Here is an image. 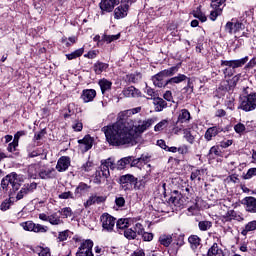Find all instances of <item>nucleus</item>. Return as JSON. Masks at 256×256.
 Returning <instances> with one entry per match:
<instances>
[{"label": "nucleus", "instance_id": "obj_56", "mask_svg": "<svg viewBox=\"0 0 256 256\" xmlns=\"http://www.w3.org/2000/svg\"><path fill=\"white\" fill-rule=\"evenodd\" d=\"M256 175V168H250L246 175L244 176V179H251V177H255Z\"/></svg>", "mask_w": 256, "mask_h": 256}, {"label": "nucleus", "instance_id": "obj_25", "mask_svg": "<svg viewBox=\"0 0 256 256\" xmlns=\"http://www.w3.org/2000/svg\"><path fill=\"white\" fill-rule=\"evenodd\" d=\"M93 69H94V73H96V75H101V73H103V71H107V69H109V64L98 61L94 64Z\"/></svg>", "mask_w": 256, "mask_h": 256}, {"label": "nucleus", "instance_id": "obj_21", "mask_svg": "<svg viewBox=\"0 0 256 256\" xmlns=\"http://www.w3.org/2000/svg\"><path fill=\"white\" fill-rule=\"evenodd\" d=\"M105 197L104 196H97L92 195L88 198V200L84 203V207L87 209V207H91V205H95V203H105Z\"/></svg>", "mask_w": 256, "mask_h": 256}, {"label": "nucleus", "instance_id": "obj_29", "mask_svg": "<svg viewBox=\"0 0 256 256\" xmlns=\"http://www.w3.org/2000/svg\"><path fill=\"white\" fill-rule=\"evenodd\" d=\"M183 135L187 143H190V145H193V143H195V135H193V132H191V128L183 129Z\"/></svg>", "mask_w": 256, "mask_h": 256}, {"label": "nucleus", "instance_id": "obj_57", "mask_svg": "<svg viewBox=\"0 0 256 256\" xmlns=\"http://www.w3.org/2000/svg\"><path fill=\"white\" fill-rule=\"evenodd\" d=\"M11 207V200H5L4 202H2L0 209L1 211H7V209H9Z\"/></svg>", "mask_w": 256, "mask_h": 256}, {"label": "nucleus", "instance_id": "obj_50", "mask_svg": "<svg viewBox=\"0 0 256 256\" xmlns=\"http://www.w3.org/2000/svg\"><path fill=\"white\" fill-rule=\"evenodd\" d=\"M245 126L243 123H238L234 126V131L238 134L245 133Z\"/></svg>", "mask_w": 256, "mask_h": 256}, {"label": "nucleus", "instance_id": "obj_1", "mask_svg": "<svg viewBox=\"0 0 256 256\" xmlns=\"http://www.w3.org/2000/svg\"><path fill=\"white\" fill-rule=\"evenodd\" d=\"M156 121L155 118L137 120L125 117V113L122 112L116 123L103 127L102 131L110 145H137L139 137Z\"/></svg>", "mask_w": 256, "mask_h": 256}, {"label": "nucleus", "instance_id": "obj_60", "mask_svg": "<svg viewBox=\"0 0 256 256\" xmlns=\"http://www.w3.org/2000/svg\"><path fill=\"white\" fill-rule=\"evenodd\" d=\"M72 129H74V131H83V123H81L80 121H76L72 125Z\"/></svg>", "mask_w": 256, "mask_h": 256}, {"label": "nucleus", "instance_id": "obj_19", "mask_svg": "<svg viewBox=\"0 0 256 256\" xmlns=\"http://www.w3.org/2000/svg\"><path fill=\"white\" fill-rule=\"evenodd\" d=\"M97 97V92L94 89L83 90L81 99L84 103H91Z\"/></svg>", "mask_w": 256, "mask_h": 256}, {"label": "nucleus", "instance_id": "obj_3", "mask_svg": "<svg viewBox=\"0 0 256 256\" xmlns=\"http://www.w3.org/2000/svg\"><path fill=\"white\" fill-rule=\"evenodd\" d=\"M1 187L3 191H9L10 187H12V191L15 193L21 187V177L17 173L12 172L2 179Z\"/></svg>", "mask_w": 256, "mask_h": 256}, {"label": "nucleus", "instance_id": "obj_10", "mask_svg": "<svg viewBox=\"0 0 256 256\" xmlns=\"http://www.w3.org/2000/svg\"><path fill=\"white\" fill-rule=\"evenodd\" d=\"M242 205H244L245 211L247 213H256V198L253 196L245 197L242 200Z\"/></svg>", "mask_w": 256, "mask_h": 256}, {"label": "nucleus", "instance_id": "obj_12", "mask_svg": "<svg viewBox=\"0 0 256 256\" xmlns=\"http://www.w3.org/2000/svg\"><path fill=\"white\" fill-rule=\"evenodd\" d=\"M78 143L80 151L87 153L93 147V138L90 135H86L83 139L78 140Z\"/></svg>", "mask_w": 256, "mask_h": 256}, {"label": "nucleus", "instance_id": "obj_2", "mask_svg": "<svg viewBox=\"0 0 256 256\" xmlns=\"http://www.w3.org/2000/svg\"><path fill=\"white\" fill-rule=\"evenodd\" d=\"M109 169L112 171L115 169V160L112 158L101 161V165L95 173L94 183L101 185L102 179H109V177H111V172Z\"/></svg>", "mask_w": 256, "mask_h": 256}, {"label": "nucleus", "instance_id": "obj_49", "mask_svg": "<svg viewBox=\"0 0 256 256\" xmlns=\"http://www.w3.org/2000/svg\"><path fill=\"white\" fill-rule=\"evenodd\" d=\"M134 231L136 232V235H143L145 233V229L141 223L135 224Z\"/></svg>", "mask_w": 256, "mask_h": 256}, {"label": "nucleus", "instance_id": "obj_9", "mask_svg": "<svg viewBox=\"0 0 256 256\" xmlns=\"http://www.w3.org/2000/svg\"><path fill=\"white\" fill-rule=\"evenodd\" d=\"M249 61V56H245L244 58L237 60H222L221 67H231L234 71L235 69H239V67H243Z\"/></svg>", "mask_w": 256, "mask_h": 256}, {"label": "nucleus", "instance_id": "obj_20", "mask_svg": "<svg viewBox=\"0 0 256 256\" xmlns=\"http://www.w3.org/2000/svg\"><path fill=\"white\" fill-rule=\"evenodd\" d=\"M219 133H221V129L219 127L217 126L210 127L206 130L204 134V139H206V141H212L213 137H217Z\"/></svg>", "mask_w": 256, "mask_h": 256}, {"label": "nucleus", "instance_id": "obj_4", "mask_svg": "<svg viewBox=\"0 0 256 256\" xmlns=\"http://www.w3.org/2000/svg\"><path fill=\"white\" fill-rule=\"evenodd\" d=\"M239 109H242V111H255L256 109V92H252L248 94L247 96L242 97L241 104L239 106Z\"/></svg>", "mask_w": 256, "mask_h": 256}, {"label": "nucleus", "instance_id": "obj_24", "mask_svg": "<svg viewBox=\"0 0 256 256\" xmlns=\"http://www.w3.org/2000/svg\"><path fill=\"white\" fill-rule=\"evenodd\" d=\"M40 179L55 178V168L41 169L39 172Z\"/></svg>", "mask_w": 256, "mask_h": 256}, {"label": "nucleus", "instance_id": "obj_17", "mask_svg": "<svg viewBox=\"0 0 256 256\" xmlns=\"http://www.w3.org/2000/svg\"><path fill=\"white\" fill-rule=\"evenodd\" d=\"M122 93H123L124 97H129V98L141 97V91H139V89L135 88V86H129L127 88H124Z\"/></svg>", "mask_w": 256, "mask_h": 256}, {"label": "nucleus", "instance_id": "obj_41", "mask_svg": "<svg viewBox=\"0 0 256 256\" xmlns=\"http://www.w3.org/2000/svg\"><path fill=\"white\" fill-rule=\"evenodd\" d=\"M89 190V186L85 183H80L76 190H75V195H83V193H85V191Z\"/></svg>", "mask_w": 256, "mask_h": 256}, {"label": "nucleus", "instance_id": "obj_44", "mask_svg": "<svg viewBox=\"0 0 256 256\" xmlns=\"http://www.w3.org/2000/svg\"><path fill=\"white\" fill-rule=\"evenodd\" d=\"M195 19H199V21H201V23H205V21H207V16H205V14H203V12L197 10L193 13Z\"/></svg>", "mask_w": 256, "mask_h": 256}, {"label": "nucleus", "instance_id": "obj_52", "mask_svg": "<svg viewBox=\"0 0 256 256\" xmlns=\"http://www.w3.org/2000/svg\"><path fill=\"white\" fill-rule=\"evenodd\" d=\"M223 73L225 77H233L235 70L232 67L226 66V68L223 70Z\"/></svg>", "mask_w": 256, "mask_h": 256}, {"label": "nucleus", "instance_id": "obj_34", "mask_svg": "<svg viewBox=\"0 0 256 256\" xmlns=\"http://www.w3.org/2000/svg\"><path fill=\"white\" fill-rule=\"evenodd\" d=\"M48 222L50 225L63 224V220H61V216H58L57 213H53V214L49 215Z\"/></svg>", "mask_w": 256, "mask_h": 256}, {"label": "nucleus", "instance_id": "obj_31", "mask_svg": "<svg viewBox=\"0 0 256 256\" xmlns=\"http://www.w3.org/2000/svg\"><path fill=\"white\" fill-rule=\"evenodd\" d=\"M226 215L230 221L231 220L239 221V222L245 221V218H243V216L237 213L235 210H229Z\"/></svg>", "mask_w": 256, "mask_h": 256}, {"label": "nucleus", "instance_id": "obj_43", "mask_svg": "<svg viewBox=\"0 0 256 256\" xmlns=\"http://www.w3.org/2000/svg\"><path fill=\"white\" fill-rule=\"evenodd\" d=\"M124 236L126 237V239L131 240L135 239L137 237V234L134 229L129 228L124 231Z\"/></svg>", "mask_w": 256, "mask_h": 256}, {"label": "nucleus", "instance_id": "obj_59", "mask_svg": "<svg viewBox=\"0 0 256 256\" xmlns=\"http://www.w3.org/2000/svg\"><path fill=\"white\" fill-rule=\"evenodd\" d=\"M45 135H47V131H45V129H42L35 134L34 139H36V141H39L42 137H45Z\"/></svg>", "mask_w": 256, "mask_h": 256}, {"label": "nucleus", "instance_id": "obj_37", "mask_svg": "<svg viewBox=\"0 0 256 256\" xmlns=\"http://www.w3.org/2000/svg\"><path fill=\"white\" fill-rule=\"evenodd\" d=\"M169 203H172L175 207H183V199H181V195L171 196Z\"/></svg>", "mask_w": 256, "mask_h": 256}, {"label": "nucleus", "instance_id": "obj_14", "mask_svg": "<svg viewBox=\"0 0 256 256\" xmlns=\"http://www.w3.org/2000/svg\"><path fill=\"white\" fill-rule=\"evenodd\" d=\"M71 165V158L68 156H62L58 159L56 169L59 171V173H63V171H66L69 169V166Z\"/></svg>", "mask_w": 256, "mask_h": 256}, {"label": "nucleus", "instance_id": "obj_38", "mask_svg": "<svg viewBox=\"0 0 256 256\" xmlns=\"http://www.w3.org/2000/svg\"><path fill=\"white\" fill-rule=\"evenodd\" d=\"M198 227H199L200 231H209V228L213 227V223H211V221H207V220L200 221L198 223Z\"/></svg>", "mask_w": 256, "mask_h": 256}, {"label": "nucleus", "instance_id": "obj_48", "mask_svg": "<svg viewBox=\"0 0 256 256\" xmlns=\"http://www.w3.org/2000/svg\"><path fill=\"white\" fill-rule=\"evenodd\" d=\"M28 189L24 187L21 188V190L18 192L16 199L17 201H21L25 195H28Z\"/></svg>", "mask_w": 256, "mask_h": 256}, {"label": "nucleus", "instance_id": "obj_33", "mask_svg": "<svg viewBox=\"0 0 256 256\" xmlns=\"http://www.w3.org/2000/svg\"><path fill=\"white\" fill-rule=\"evenodd\" d=\"M160 245H163L164 247H169L171 243H173V237L171 235H161L159 237Z\"/></svg>", "mask_w": 256, "mask_h": 256}, {"label": "nucleus", "instance_id": "obj_26", "mask_svg": "<svg viewBox=\"0 0 256 256\" xmlns=\"http://www.w3.org/2000/svg\"><path fill=\"white\" fill-rule=\"evenodd\" d=\"M153 103L155 105V111L157 112H161L165 109V107H167V102L160 97L154 98Z\"/></svg>", "mask_w": 256, "mask_h": 256}, {"label": "nucleus", "instance_id": "obj_35", "mask_svg": "<svg viewBox=\"0 0 256 256\" xmlns=\"http://www.w3.org/2000/svg\"><path fill=\"white\" fill-rule=\"evenodd\" d=\"M179 69H181V64H177L176 66L162 70V72H164L166 77H173V75L178 73Z\"/></svg>", "mask_w": 256, "mask_h": 256}, {"label": "nucleus", "instance_id": "obj_42", "mask_svg": "<svg viewBox=\"0 0 256 256\" xmlns=\"http://www.w3.org/2000/svg\"><path fill=\"white\" fill-rule=\"evenodd\" d=\"M59 213L64 217V219H67L73 215V210H71L70 207H65L59 210Z\"/></svg>", "mask_w": 256, "mask_h": 256}, {"label": "nucleus", "instance_id": "obj_61", "mask_svg": "<svg viewBox=\"0 0 256 256\" xmlns=\"http://www.w3.org/2000/svg\"><path fill=\"white\" fill-rule=\"evenodd\" d=\"M24 187L26 189H28V193H31V192L35 191V189H37V183L33 182L31 184H26V185H24Z\"/></svg>", "mask_w": 256, "mask_h": 256}, {"label": "nucleus", "instance_id": "obj_8", "mask_svg": "<svg viewBox=\"0 0 256 256\" xmlns=\"http://www.w3.org/2000/svg\"><path fill=\"white\" fill-rule=\"evenodd\" d=\"M76 256H93V242L91 240L82 242L76 252Z\"/></svg>", "mask_w": 256, "mask_h": 256}, {"label": "nucleus", "instance_id": "obj_63", "mask_svg": "<svg viewBox=\"0 0 256 256\" xmlns=\"http://www.w3.org/2000/svg\"><path fill=\"white\" fill-rule=\"evenodd\" d=\"M142 237L144 241H153V233L144 232L142 233Z\"/></svg>", "mask_w": 256, "mask_h": 256}, {"label": "nucleus", "instance_id": "obj_39", "mask_svg": "<svg viewBox=\"0 0 256 256\" xmlns=\"http://www.w3.org/2000/svg\"><path fill=\"white\" fill-rule=\"evenodd\" d=\"M84 50L83 48H80L70 54H67L66 57L69 61L73 60V59H77V57H81V55H83Z\"/></svg>", "mask_w": 256, "mask_h": 256}, {"label": "nucleus", "instance_id": "obj_46", "mask_svg": "<svg viewBox=\"0 0 256 256\" xmlns=\"http://www.w3.org/2000/svg\"><path fill=\"white\" fill-rule=\"evenodd\" d=\"M168 123L169 122L167 120L160 121L158 124L155 125L154 131H163V128L167 127Z\"/></svg>", "mask_w": 256, "mask_h": 256}, {"label": "nucleus", "instance_id": "obj_47", "mask_svg": "<svg viewBox=\"0 0 256 256\" xmlns=\"http://www.w3.org/2000/svg\"><path fill=\"white\" fill-rule=\"evenodd\" d=\"M121 37V34H116V35H104V41L107 43H112V41H117Z\"/></svg>", "mask_w": 256, "mask_h": 256}, {"label": "nucleus", "instance_id": "obj_58", "mask_svg": "<svg viewBox=\"0 0 256 256\" xmlns=\"http://www.w3.org/2000/svg\"><path fill=\"white\" fill-rule=\"evenodd\" d=\"M83 171L89 172L93 169V162L87 161L85 164L82 166Z\"/></svg>", "mask_w": 256, "mask_h": 256}, {"label": "nucleus", "instance_id": "obj_5", "mask_svg": "<svg viewBox=\"0 0 256 256\" xmlns=\"http://www.w3.org/2000/svg\"><path fill=\"white\" fill-rule=\"evenodd\" d=\"M20 226L24 231H33V233H47L49 231V227L36 224L33 221L22 222Z\"/></svg>", "mask_w": 256, "mask_h": 256}, {"label": "nucleus", "instance_id": "obj_51", "mask_svg": "<svg viewBox=\"0 0 256 256\" xmlns=\"http://www.w3.org/2000/svg\"><path fill=\"white\" fill-rule=\"evenodd\" d=\"M68 237H69V230L62 231L58 235V241H67Z\"/></svg>", "mask_w": 256, "mask_h": 256}, {"label": "nucleus", "instance_id": "obj_30", "mask_svg": "<svg viewBox=\"0 0 256 256\" xmlns=\"http://www.w3.org/2000/svg\"><path fill=\"white\" fill-rule=\"evenodd\" d=\"M188 243H190L191 249L195 250L201 245V238H199L197 235H191L188 238Z\"/></svg>", "mask_w": 256, "mask_h": 256}, {"label": "nucleus", "instance_id": "obj_23", "mask_svg": "<svg viewBox=\"0 0 256 256\" xmlns=\"http://www.w3.org/2000/svg\"><path fill=\"white\" fill-rule=\"evenodd\" d=\"M207 256H225L223 249L219 248L217 243H214L207 252Z\"/></svg>", "mask_w": 256, "mask_h": 256}, {"label": "nucleus", "instance_id": "obj_40", "mask_svg": "<svg viewBox=\"0 0 256 256\" xmlns=\"http://www.w3.org/2000/svg\"><path fill=\"white\" fill-rule=\"evenodd\" d=\"M117 229H127L129 227V219L121 218L116 223Z\"/></svg>", "mask_w": 256, "mask_h": 256}, {"label": "nucleus", "instance_id": "obj_16", "mask_svg": "<svg viewBox=\"0 0 256 256\" xmlns=\"http://www.w3.org/2000/svg\"><path fill=\"white\" fill-rule=\"evenodd\" d=\"M128 11H129V4L122 3L120 6H118L114 10L115 19H123L127 17Z\"/></svg>", "mask_w": 256, "mask_h": 256}, {"label": "nucleus", "instance_id": "obj_64", "mask_svg": "<svg viewBox=\"0 0 256 256\" xmlns=\"http://www.w3.org/2000/svg\"><path fill=\"white\" fill-rule=\"evenodd\" d=\"M115 203H116L117 207H124L125 206V198L118 197L115 199Z\"/></svg>", "mask_w": 256, "mask_h": 256}, {"label": "nucleus", "instance_id": "obj_62", "mask_svg": "<svg viewBox=\"0 0 256 256\" xmlns=\"http://www.w3.org/2000/svg\"><path fill=\"white\" fill-rule=\"evenodd\" d=\"M178 153H180V155H187V153H189V147H187V145L179 147Z\"/></svg>", "mask_w": 256, "mask_h": 256}, {"label": "nucleus", "instance_id": "obj_36", "mask_svg": "<svg viewBox=\"0 0 256 256\" xmlns=\"http://www.w3.org/2000/svg\"><path fill=\"white\" fill-rule=\"evenodd\" d=\"M132 160L133 156H128L120 159L117 162L118 169H125V167H127V165H129V163H131Z\"/></svg>", "mask_w": 256, "mask_h": 256}, {"label": "nucleus", "instance_id": "obj_13", "mask_svg": "<svg viewBox=\"0 0 256 256\" xmlns=\"http://www.w3.org/2000/svg\"><path fill=\"white\" fill-rule=\"evenodd\" d=\"M165 79H167V76L164 74L163 70L152 77L153 84L155 87L159 88L167 87L168 83Z\"/></svg>", "mask_w": 256, "mask_h": 256}, {"label": "nucleus", "instance_id": "obj_27", "mask_svg": "<svg viewBox=\"0 0 256 256\" xmlns=\"http://www.w3.org/2000/svg\"><path fill=\"white\" fill-rule=\"evenodd\" d=\"M251 231H256V220L248 222L241 231V235H243V237H247V233H250Z\"/></svg>", "mask_w": 256, "mask_h": 256}, {"label": "nucleus", "instance_id": "obj_7", "mask_svg": "<svg viewBox=\"0 0 256 256\" xmlns=\"http://www.w3.org/2000/svg\"><path fill=\"white\" fill-rule=\"evenodd\" d=\"M226 1L227 0H212L211 7L214 10L210 12L211 21H217V18L219 17V15L223 13V8H221V5H225Z\"/></svg>", "mask_w": 256, "mask_h": 256}, {"label": "nucleus", "instance_id": "obj_6", "mask_svg": "<svg viewBox=\"0 0 256 256\" xmlns=\"http://www.w3.org/2000/svg\"><path fill=\"white\" fill-rule=\"evenodd\" d=\"M100 221L102 224L103 231H107L108 233H111L113 229H115V223H117L115 217L109 215V214H103L100 217Z\"/></svg>", "mask_w": 256, "mask_h": 256}, {"label": "nucleus", "instance_id": "obj_22", "mask_svg": "<svg viewBox=\"0 0 256 256\" xmlns=\"http://www.w3.org/2000/svg\"><path fill=\"white\" fill-rule=\"evenodd\" d=\"M191 121V113L187 109L178 112L177 123H189Z\"/></svg>", "mask_w": 256, "mask_h": 256}, {"label": "nucleus", "instance_id": "obj_54", "mask_svg": "<svg viewBox=\"0 0 256 256\" xmlns=\"http://www.w3.org/2000/svg\"><path fill=\"white\" fill-rule=\"evenodd\" d=\"M40 252L38 253L39 256H51V250L46 247V248H43V247H40Z\"/></svg>", "mask_w": 256, "mask_h": 256}, {"label": "nucleus", "instance_id": "obj_18", "mask_svg": "<svg viewBox=\"0 0 256 256\" xmlns=\"http://www.w3.org/2000/svg\"><path fill=\"white\" fill-rule=\"evenodd\" d=\"M119 181L121 185H127L130 183V185H134V188L137 189L138 180L135 178V176H133V174L122 175Z\"/></svg>", "mask_w": 256, "mask_h": 256}, {"label": "nucleus", "instance_id": "obj_45", "mask_svg": "<svg viewBox=\"0 0 256 256\" xmlns=\"http://www.w3.org/2000/svg\"><path fill=\"white\" fill-rule=\"evenodd\" d=\"M219 155H221V152L219 151L218 146H213L210 148L209 157L215 158V157H219Z\"/></svg>", "mask_w": 256, "mask_h": 256}, {"label": "nucleus", "instance_id": "obj_11", "mask_svg": "<svg viewBox=\"0 0 256 256\" xmlns=\"http://www.w3.org/2000/svg\"><path fill=\"white\" fill-rule=\"evenodd\" d=\"M245 29V25L241 22H227L225 25L226 33L233 35V33H239V31H243Z\"/></svg>", "mask_w": 256, "mask_h": 256}, {"label": "nucleus", "instance_id": "obj_15", "mask_svg": "<svg viewBox=\"0 0 256 256\" xmlns=\"http://www.w3.org/2000/svg\"><path fill=\"white\" fill-rule=\"evenodd\" d=\"M115 5H119V0H102L100 9L101 11H106V13H111L115 9Z\"/></svg>", "mask_w": 256, "mask_h": 256}, {"label": "nucleus", "instance_id": "obj_53", "mask_svg": "<svg viewBox=\"0 0 256 256\" xmlns=\"http://www.w3.org/2000/svg\"><path fill=\"white\" fill-rule=\"evenodd\" d=\"M18 146H19V142H16V140H13V142L8 145L7 151H9V153H13V151H15Z\"/></svg>", "mask_w": 256, "mask_h": 256}, {"label": "nucleus", "instance_id": "obj_28", "mask_svg": "<svg viewBox=\"0 0 256 256\" xmlns=\"http://www.w3.org/2000/svg\"><path fill=\"white\" fill-rule=\"evenodd\" d=\"M187 81V76L185 74H178L176 77H172L167 80L168 85H175Z\"/></svg>", "mask_w": 256, "mask_h": 256}, {"label": "nucleus", "instance_id": "obj_32", "mask_svg": "<svg viewBox=\"0 0 256 256\" xmlns=\"http://www.w3.org/2000/svg\"><path fill=\"white\" fill-rule=\"evenodd\" d=\"M99 85L101 88V92L103 93V95H105L106 91H111V86L113 85V83L107 79H102L99 81Z\"/></svg>", "mask_w": 256, "mask_h": 256}, {"label": "nucleus", "instance_id": "obj_55", "mask_svg": "<svg viewBox=\"0 0 256 256\" xmlns=\"http://www.w3.org/2000/svg\"><path fill=\"white\" fill-rule=\"evenodd\" d=\"M59 199H73V193L71 191L64 192L58 195Z\"/></svg>", "mask_w": 256, "mask_h": 256}]
</instances>
